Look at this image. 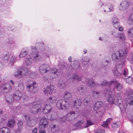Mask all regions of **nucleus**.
Instances as JSON below:
<instances>
[{
	"mask_svg": "<svg viewBox=\"0 0 133 133\" xmlns=\"http://www.w3.org/2000/svg\"><path fill=\"white\" fill-rule=\"evenodd\" d=\"M42 108V105L39 103L33 102L30 109V113L33 115H36L41 112Z\"/></svg>",
	"mask_w": 133,
	"mask_h": 133,
	"instance_id": "f257e3e1",
	"label": "nucleus"
},
{
	"mask_svg": "<svg viewBox=\"0 0 133 133\" xmlns=\"http://www.w3.org/2000/svg\"><path fill=\"white\" fill-rule=\"evenodd\" d=\"M124 53V51L123 50H119L117 53H114L112 54V59L118 62H120L121 64H123L125 61L124 58H122Z\"/></svg>",
	"mask_w": 133,
	"mask_h": 133,
	"instance_id": "f03ea898",
	"label": "nucleus"
},
{
	"mask_svg": "<svg viewBox=\"0 0 133 133\" xmlns=\"http://www.w3.org/2000/svg\"><path fill=\"white\" fill-rule=\"evenodd\" d=\"M68 102L64 100L60 99L56 103L57 107L59 109H65L68 107Z\"/></svg>",
	"mask_w": 133,
	"mask_h": 133,
	"instance_id": "7ed1b4c3",
	"label": "nucleus"
},
{
	"mask_svg": "<svg viewBox=\"0 0 133 133\" xmlns=\"http://www.w3.org/2000/svg\"><path fill=\"white\" fill-rule=\"evenodd\" d=\"M112 93V91L109 90L107 91L105 94V96L107 98V101L111 104L114 103L115 100L113 97L114 94Z\"/></svg>",
	"mask_w": 133,
	"mask_h": 133,
	"instance_id": "20e7f679",
	"label": "nucleus"
},
{
	"mask_svg": "<svg viewBox=\"0 0 133 133\" xmlns=\"http://www.w3.org/2000/svg\"><path fill=\"white\" fill-rule=\"evenodd\" d=\"M119 64L118 67L115 66L113 71L114 74L117 77H119L121 76L122 73V68L123 64L121 63H118Z\"/></svg>",
	"mask_w": 133,
	"mask_h": 133,
	"instance_id": "39448f33",
	"label": "nucleus"
},
{
	"mask_svg": "<svg viewBox=\"0 0 133 133\" xmlns=\"http://www.w3.org/2000/svg\"><path fill=\"white\" fill-rule=\"evenodd\" d=\"M30 57L34 61H37L41 58L38 52L37 51L32 52L30 55Z\"/></svg>",
	"mask_w": 133,
	"mask_h": 133,
	"instance_id": "423d86ee",
	"label": "nucleus"
},
{
	"mask_svg": "<svg viewBox=\"0 0 133 133\" xmlns=\"http://www.w3.org/2000/svg\"><path fill=\"white\" fill-rule=\"evenodd\" d=\"M48 120L46 118L42 119L39 122V127L41 129L45 128L48 124Z\"/></svg>",
	"mask_w": 133,
	"mask_h": 133,
	"instance_id": "0eeeda50",
	"label": "nucleus"
},
{
	"mask_svg": "<svg viewBox=\"0 0 133 133\" xmlns=\"http://www.w3.org/2000/svg\"><path fill=\"white\" fill-rule=\"evenodd\" d=\"M129 4V3L127 1H124L120 4L119 9L121 10L122 11L127 9Z\"/></svg>",
	"mask_w": 133,
	"mask_h": 133,
	"instance_id": "6e6552de",
	"label": "nucleus"
},
{
	"mask_svg": "<svg viewBox=\"0 0 133 133\" xmlns=\"http://www.w3.org/2000/svg\"><path fill=\"white\" fill-rule=\"evenodd\" d=\"M50 69L49 66L46 64H43L41 65L39 67V70L42 73L47 72Z\"/></svg>",
	"mask_w": 133,
	"mask_h": 133,
	"instance_id": "1a4fd4ad",
	"label": "nucleus"
},
{
	"mask_svg": "<svg viewBox=\"0 0 133 133\" xmlns=\"http://www.w3.org/2000/svg\"><path fill=\"white\" fill-rule=\"evenodd\" d=\"M35 84H28V85H27V87L28 89L32 93H35L37 91V88L34 86Z\"/></svg>",
	"mask_w": 133,
	"mask_h": 133,
	"instance_id": "9d476101",
	"label": "nucleus"
},
{
	"mask_svg": "<svg viewBox=\"0 0 133 133\" xmlns=\"http://www.w3.org/2000/svg\"><path fill=\"white\" fill-rule=\"evenodd\" d=\"M50 73L52 76L53 78L58 77L59 76L58 71L57 69L55 68H54L52 69L51 70Z\"/></svg>",
	"mask_w": 133,
	"mask_h": 133,
	"instance_id": "9b49d317",
	"label": "nucleus"
},
{
	"mask_svg": "<svg viewBox=\"0 0 133 133\" xmlns=\"http://www.w3.org/2000/svg\"><path fill=\"white\" fill-rule=\"evenodd\" d=\"M103 104V102L100 101L98 102L95 103L94 106L93 108L94 111H96V113H97V111L102 107Z\"/></svg>",
	"mask_w": 133,
	"mask_h": 133,
	"instance_id": "f8f14e48",
	"label": "nucleus"
},
{
	"mask_svg": "<svg viewBox=\"0 0 133 133\" xmlns=\"http://www.w3.org/2000/svg\"><path fill=\"white\" fill-rule=\"evenodd\" d=\"M2 88L5 93H8L11 90V87L10 84H5L3 86Z\"/></svg>",
	"mask_w": 133,
	"mask_h": 133,
	"instance_id": "ddd939ff",
	"label": "nucleus"
},
{
	"mask_svg": "<svg viewBox=\"0 0 133 133\" xmlns=\"http://www.w3.org/2000/svg\"><path fill=\"white\" fill-rule=\"evenodd\" d=\"M75 112L74 111H70L66 115L68 120L70 121L74 119H75Z\"/></svg>",
	"mask_w": 133,
	"mask_h": 133,
	"instance_id": "4468645a",
	"label": "nucleus"
},
{
	"mask_svg": "<svg viewBox=\"0 0 133 133\" xmlns=\"http://www.w3.org/2000/svg\"><path fill=\"white\" fill-rule=\"evenodd\" d=\"M52 86L50 85V87H47L46 89L44 90V94L46 95L48 93L49 94H51L53 91V90L54 89V88L53 87V86H52Z\"/></svg>",
	"mask_w": 133,
	"mask_h": 133,
	"instance_id": "2eb2a0df",
	"label": "nucleus"
},
{
	"mask_svg": "<svg viewBox=\"0 0 133 133\" xmlns=\"http://www.w3.org/2000/svg\"><path fill=\"white\" fill-rule=\"evenodd\" d=\"M126 93L128 95L127 97L128 98L131 99L133 98V90L132 89H129L126 91Z\"/></svg>",
	"mask_w": 133,
	"mask_h": 133,
	"instance_id": "dca6fc26",
	"label": "nucleus"
},
{
	"mask_svg": "<svg viewBox=\"0 0 133 133\" xmlns=\"http://www.w3.org/2000/svg\"><path fill=\"white\" fill-rule=\"evenodd\" d=\"M6 99L7 102L9 103H12L14 101L13 97L10 95H8L6 97Z\"/></svg>",
	"mask_w": 133,
	"mask_h": 133,
	"instance_id": "f3484780",
	"label": "nucleus"
},
{
	"mask_svg": "<svg viewBox=\"0 0 133 133\" xmlns=\"http://www.w3.org/2000/svg\"><path fill=\"white\" fill-rule=\"evenodd\" d=\"M78 91L82 95L85 94L87 91V89L86 88H84L82 87H81L78 88Z\"/></svg>",
	"mask_w": 133,
	"mask_h": 133,
	"instance_id": "a211bd4d",
	"label": "nucleus"
},
{
	"mask_svg": "<svg viewBox=\"0 0 133 133\" xmlns=\"http://www.w3.org/2000/svg\"><path fill=\"white\" fill-rule=\"evenodd\" d=\"M111 120L112 118H108L105 121L103 122V123L102 125V126L104 128H108V123Z\"/></svg>",
	"mask_w": 133,
	"mask_h": 133,
	"instance_id": "6ab92c4d",
	"label": "nucleus"
},
{
	"mask_svg": "<svg viewBox=\"0 0 133 133\" xmlns=\"http://www.w3.org/2000/svg\"><path fill=\"white\" fill-rule=\"evenodd\" d=\"M22 67L20 68L18 70L17 73L15 74L14 75L17 77H22Z\"/></svg>",
	"mask_w": 133,
	"mask_h": 133,
	"instance_id": "aec40b11",
	"label": "nucleus"
},
{
	"mask_svg": "<svg viewBox=\"0 0 133 133\" xmlns=\"http://www.w3.org/2000/svg\"><path fill=\"white\" fill-rule=\"evenodd\" d=\"M105 7V9L107 10L108 9L109 10H108V11H111L113 8V5L110 3H108L106 4Z\"/></svg>",
	"mask_w": 133,
	"mask_h": 133,
	"instance_id": "412c9836",
	"label": "nucleus"
},
{
	"mask_svg": "<svg viewBox=\"0 0 133 133\" xmlns=\"http://www.w3.org/2000/svg\"><path fill=\"white\" fill-rule=\"evenodd\" d=\"M128 23L130 25H133V13L130 15L128 18Z\"/></svg>",
	"mask_w": 133,
	"mask_h": 133,
	"instance_id": "4be33fe9",
	"label": "nucleus"
},
{
	"mask_svg": "<svg viewBox=\"0 0 133 133\" xmlns=\"http://www.w3.org/2000/svg\"><path fill=\"white\" fill-rule=\"evenodd\" d=\"M32 59L30 57L26 59L25 61V64L27 66H30L32 63Z\"/></svg>",
	"mask_w": 133,
	"mask_h": 133,
	"instance_id": "5701e85b",
	"label": "nucleus"
},
{
	"mask_svg": "<svg viewBox=\"0 0 133 133\" xmlns=\"http://www.w3.org/2000/svg\"><path fill=\"white\" fill-rule=\"evenodd\" d=\"M28 53V52L26 50L23 49L21 52L19 57H23L25 56Z\"/></svg>",
	"mask_w": 133,
	"mask_h": 133,
	"instance_id": "b1692460",
	"label": "nucleus"
},
{
	"mask_svg": "<svg viewBox=\"0 0 133 133\" xmlns=\"http://www.w3.org/2000/svg\"><path fill=\"white\" fill-rule=\"evenodd\" d=\"M81 102L79 99H77L75 100V106L76 108H79L81 105Z\"/></svg>",
	"mask_w": 133,
	"mask_h": 133,
	"instance_id": "393cba45",
	"label": "nucleus"
},
{
	"mask_svg": "<svg viewBox=\"0 0 133 133\" xmlns=\"http://www.w3.org/2000/svg\"><path fill=\"white\" fill-rule=\"evenodd\" d=\"M83 64L85 65L87 64L89 61V58L87 57L86 56L82 60Z\"/></svg>",
	"mask_w": 133,
	"mask_h": 133,
	"instance_id": "a878e982",
	"label": "nucleus"
},
{
	"mask_svg": "<svg viewBox=\"0 0 133 133\" xmlns=\"http://www.w3.org/2000/svg\"><path fill=\"white\" fill-rule=\"evenodd\" d=\"M71 97V95L70 93L68 92H66L65 93L64 98L65 99H69Z\"/></svg>",
	"mask_w": 133,
	"mask_h": 133,
	"instance_id": "bb28decb",
	"label": "nucleus"
},
{
	"mask_svg": "<svg viewBox=\"0 0 133 133\" xmlns=\"http://www.w3.org/2000/svg\"><path fill=\"white\" fill-rule=\"evenodd\" d=\"M28 72V70L27 68L22 67V77L27 75Z\"/></svg>",
	"mask_w": 133,
	"mask_h": 133,
	"instance_id": "cd10ccee",
	"label": "nucleus"
},
{
	"mask_svg": "<svg viewBox=\"0 0 133 133\" xmlns=\"http://www.w3.org/2000/svg\"><path fill=\"white\" fill-rule=\"evenodd\" d=\"M118 37L122 41H124L125 40V37L124 34L119 33L118 34Z\"/></svg>",
	"mask_w": 133,
	"mask_h": 133,
	"instance_id": "c85d7f7f",
	"label": "nucleus"
},
{
	"mask_svg": "<svg viewBox=\"0 0 133 133\" xmlns=\"http://www.w3.org/2000/svg\"><path fill=\"white\" fill-rule=\"evenodd\" d=\"M15 123V121L14 120H12L9 121L8 122V127L10 128H12L14 125Z\"/></svg>",
	"mask_w": 133,
	"mask_h": 133,
	"instance_id": "c756f323",
	"label": "nucleus"
},
{
	"mask_svg": "<svg viewBox=\"0 0 133 133\" xmlns=\"http://www.w3.org/2000/svg\"><path fill=\"white\" fill-rule=\"evenodd\" d=\"M67 118H68L67 117V116H63L60 118L59 121L61 123H63L66 121H69Z\"/></svg>",
	"mask_w": 133,
	"mask_h": 133,
	"instance_id": "7c9ffc66",
	"label": "nucleus"
},
{
	"mask_svg": "<svg viewBox=\"0 0 133 133\" xmlns=\"http://www.w3.org/2000/svg\"><path fill=\"white\" fill-rule=\"evenodd\" d=\"M83 123V121L81 120L78 121L76 124H75V130L77 129L80 128L81 125Z\"/></svg>",
	"mask_w": 133,
	"mask_h": 133,
	"instance_id": "2f4dec72",
	"label": "nucleus"
},
{
	"mask_svg": "<svg viewBox=\"0 0 133 133\" xmlns=\"http://www.w3.org/2000/svg\"><path fill=\"white\" fill-rule=\"evenodd\" d=\"M128 36L130 37H133V27L129 30L128 32Z\"/></svg>",
	"mask_w": 133,
	"mask_h": 133,
	"instance_id": "473e14b6",
	"label": "nucleus"
},
{
	"mask_svg": "<svg viewBox=\"0 0 133 133\" xmlns=\"http://www.w3.org/2000/svg\"><path fill=\"white\" fill-rule=\"evenodd\" d=\"M115 85L116 88L118 91H120L123 88V85L122 84H116Z\"/></svg>",
	"mask_w": 133,
	"mask_h": 133,
	"instance_id": "72a5a7b5",
	"label": "nucleus"
},
{
	"mask_svg": "<svg viewBox=\"0 0 133 133\" xmlns=\"http://www.w3.org/2000/svg\"><path fill=\"white\" fill-rule=\"evenodd\" d=\"M94 124V123L92 121L90 120H88L87 121V124L86 127L88 128L89 126L93 125Z\"/></svg>",
	"mask_w": 133,
	"mask_h": 133,
	"instance_id": "f704fd0d",
	"label": "nucleus"
},
{
	"mask_svg": "<svg viewBox=\"0 0 133 133\" xmlns=\"http://www.w3.org/2000/svg\"><path fill=\"white\" fill-rule=\"evenodd\" d=\"M90 97L89 96L86 97L85 99H84V104L85 105H87L88 104L89 100L88 99V98H89Z\"/></svg>",
	"mask_w": 133,
	"mask_h": 133,
	"instance_id": "c9c22d12",
	"label": "nucleus"
},
{
	"mask_svg": "<svg viewBox=\"0 0 133 133\" xmlns=\"http://www.w3.org/2000/svg\"><path fill=\"white\" fill-rule=\"evenodd\" d=\"M92 95L94 97L96 98L99 96V93L97 91H93Z\"/></svg>",
	"mask_w": 133,
	"mask_h": 133,
	"instance_id": "e433bc0d",
	"label": "nucleus"
},
{
	"mask_svg": "<svg viewBox=\"0 0 133 133\" xmlns=\"http://www.w3.org/2000/svg\"><path fill=\"white\" fill-rule=\"evenodd\" d=\"M109 62V61L108 60H105V59L103 60V61L102 62V66L103 67H105L108 64Z\"/></svg>",
	"mask_w": 133,
	"mask_h": 133,
	"instance_id": "4c0bfd02",
	"label": "nucleus"
},
{
	"mask_svg": "<svg viewBox=\"0 0 133 133\" xmlns=\"http://www.w3.org/2000/svg\"><path fill=\"white\" fill-rule=\"evenodd\" d=\"M132 78L130 76H128L126 78L125 81L127 83L131 82L132 80Z\"/></svg>",
	"mask_w": 133,
	"mask_h": 133,
	"instance_id": "58836bf2",
	"label": "nucleus"
},
{
	"mask_svg": "<svg viewBox=\"0 0 133 133\" xmlns=\"http://www.w3.org/2000/svg\"><path fill=\"white\" fill-rule=\"evenodd\" d=\"M45 107L46 108L47 110L49 111L50 112H51V106L49 105H46Z\"/></svg>",
	"mask_w": 133,
	"mask_h": 133,
	"instance_id": "ea45409f",
	"label": "nucleus"
},
{
	"mask_svg": "<svg viewBox=\"0 0 133 133\" xmlns=\"http://www.w3.org/2000/svg\"><path fill=\"white\" fill-rule=\"evenodd\" d=\"M112 24L114 27L116 29H117L120 26V23L119 22H117L114 23H112Z\"/></svg>",
	"mask_w": 133,
	"mask_h": 133,
	"instance_id": "a19ab883",
	"label": "nucleus"
},
{
	"mask_svg": "<svg viewBox=\"0 0 133 133\" xmlns=\"http://www.w3.org/2000/svg\"><path fill=\"white\" fill-rule=\"evenodd\" d=\"M10 57V54H7L3 58V59L4 61H6L9 59Z\"/></svg>",
	"mask_w": 133,
	"mask_h": 133,
	"instance_id": "79ce46f5",
	"label": "nucleus"
},
{
	"mask_svg": "<svg viewBox=\"0 0 133 133\" xmlns=\"http://www.w3.org/2000/svg\"><path fill=\"white\" fill-rule=\"evenodd\" d=\"M48 100L51 103H53L55 102V98L54 97H49Z\"/></svg>",
	"mask_w": 133,
	"mask_h": 133,
	"instance_id": "37998d69",
	"label": "nucleus"
},
{
	"mask_svg": "<svg viewBox=\"0 0 133 133\" xmlns=\"http://www.w3.org/2000/svg\"><path fill=\"white\" fill-rule=\"evenodd\" d=\"M22 96H19L14 95L13 96V97L14 99L16 100H19L20 99L21 97Z\"/></svg>",
	"mask_w": 133,
	"mask_h": 133,
	"instance_id": "c03bdc74",
	"label": "nucleus"
},
{
	"mask_svg": "<svg viewBox=\"0 0 133 133\" xmlns=\"http://www.w3.org/2000/svg\"><path fill=\"white\" fill-rule=\"evenodd\" d=\"M119 22V20L118 18L116 17H114L112 19V23H114L118 22Z\"/></svg>",
	"mask_w": 133,
	"mask_h": 133,
	"instance_id": "a18cd8bd",
	"label": "nucleus"
},
{
	"mask_svg": "<svg viewBox=\"0 0 133 133\" xmlns=\"http://www.w3.org/2000/svg\"><path fill=\"white\" fill-rule=\"evenodd\" d=\"M17 124L18 126V127L20 128H22L23 126V122L21 121H18Z\"/></svg>",
	"mask_w": 133,
	"mask_h": 133,
	"instance_id": "49530a36",
	"label": "nucleus"
},
{
	"mask_svg": "<svg viewBox=\"0 0 133 133\" xmlns=\"http://www.w3.org/2000/svg\"><path fill=\"white\" fill-rule=\"evenodd\" d=\"M16 61V59L15 57L13 56L11 58L10 61V63H14Z\"/></svg>",
	"mask_w": 133,
	"mask_h": 133,
	"instance_id": "de8ad7c7",
	"label": "nucleus"
},
{
	"mask_svg": "<svg viewBox=\"0 0 133 133\" xmlns=\"http://www.w3.org/2000/svg\"><path fill=\"white\" fill-rule=\"evenodd\" d=\"M128 73V70L127 69H125L123 70V72L122 73L123 75L124 76L127 75Z\"/></svg>",
	"mask_w": 133,
	"mask_h": 133,
	"instance_id": "09e8293b",
	"label": "nucleus"
},
{
	"mask_svg": "<svg viewBox=\"0 0 133 133\" xmlns=\"http://www.w3.org/2000/svg\"><path fill=\"white\" fill-rule=\"evenodd\" d=\"M75 78V80H77L78 81H81L82 79V77H81L80 76L76 74Z\"/></svg>",
	"mask_w": 133,
	"mask_h": 133,
	"instance_id": "8fccbe9b",
	"label": "nucleus"
},
{
	"mask_svg": "<svg viewBox=\"0 0 133 133\" xmlns=\"http://www.w3.org/2000/svg\"><path fill=\"white\" fill-rule=\"evenodd\" d=\"M42 112L44 114H47L50 112L45 107L43 109Z\"/></svg>",
	"mask_w": 133,
	"mask_h": 133,
	"instance_id": "3c124183",
	"label": "nucleus"
},
{
	"mask_svg": "<svg viewBox=\"0 0 133 133\" xmlns=\"http://www.w3.org/2000/svg\"><path fill=\"white\" fill-rule=\"evenodd\" d=\"M112 127L113 128H118L119 127V125L117 124V123H114L112 125Z\"/></svg>",
	"mask_w": 133,
	"mask_h": 133,
	"instance_id": "603ef678",
	"label": "nucleus"
},
{
	"mask_svg": "<svg viewBox=\"0 0 133 133\" xmlns=\"http://www.w3.org/2000/svg\"><path fill=\"white\" fill-rule=\"evenodd\" d=\"M87 83H95L93 79L92 78H89L87 79Z\"/></svg>",
	"mask_w": 133,
	"mask_h": 133,
	"instance_id": "864d4df0",
	"label": "nucleus"
},
{
	"mask_svg": "<svg viewBox=\"0 0 133 133\" xmlns=\"http://www.w3.org/2000/svg\"><path fill=\"white\" fill-rule=\"evenodd\" d=\"M14 95H18L20 96H22V94L19 91H16L14 94Z\"/></svg>",
	"mask_w": 133,
	"mask_h": 133,
	"instance_id": "5fc2aeb1",
	"label": "nucleus"
},
{
	"mask_svg": "<svg viewBox=\"0 0 133 133\" xmlns=\"http://www.w3.org/2000/svg\"><path fill=\"white\" fill-rule=\"evenodd\" d=\"M4 133H10V130L8 128L4 127Z\"/></svg>",
	"mask_w": 133,
	"mask_h": 133,
	"instance_id": "6e6d98bb",
	"label": "nucleus"
},
{
	"mask_svg": "<svg viewBox=\"0 0 133 133\" xmlns=\"http://www.w3.org/2000/svg\"><path fill=\"white\" fill-rule=\"evenodd\" d=\"M75 63L77 64L76 65H75V69H77L80 66L79 63L77 61H75Z\"/></svg>",
	"mask_w": 133,
	"mask_h": 133,
	"instance_id": "4d7b16f0",
	"label": "nucleus"
},
{
	"mask_svg": "<svg viewBox=\"0 0 133 133\" xmlns=\"http://www.w3.org/2000/svg\"><path fill=\"white\" fill-rule=\"evenodd\" d=\"M82 113L83 115L85 117L87 116L88 114L87 111L85 110L83 111Z\"/></svg>",
	"mask_w": 133,
	"mask_h": 133,
	"instance_id": "13d9d810",
	"label": "nucleus"
},
{
	"mask_svg": "<svg viewBox=\"0 0 133 133\" xmlns=\"http://www.w3.org/2000/svg\"><path fill=\"white\" fill-rule=\"evenodd\" d=\"M105 131L103 129H99L97 130V133H105Z\"/></svg>",
	"mask_w": 133,
	"mask_h": 133,
	"instance_id": "bf43d9fd",
	"label": "nucleus"
},
{
	"mask_svg": "<svg viewBox=\"0 0 133 133\" xmlns=\"http://www.w3.org/2000/svg\"><path fill=\"white\" fill-rule=\"evenodd\" d=\"M58 85L61 89L64 88L65 87V84H59Z\"/></svg>",
	"mask_w": 133,
	"mask_h": 133,
	"instance_id": "052dcab7",
	"label": "nucleus"
},
{
	"mask_svg": "<svg viewBox=\"0 0 133 133\" xmlns=\"http://www.w3.org/2000/svg\"><path fill=\"white\" fill-rule=\"evenodd\" d=\"M44 80L45 81V82L46 83H49L51 82V81H52L51 79H49L47 78H44Z\"/></svg>",
	"mask_w": 133,
	"mask_h": 133,
	"instance_id": "680f3d73",
	"label": "nucleus"
},
{
	"mask_svg": "<svg viewBox=\"0 0 133 133\" xmlns=\"http://www.w3.org/2000/svg\"><path fill=\"white\" fill-rule=\"evenodd\" d=\"M22 128H20V127H18V129L17 130H16L15 132L17 133L21 132V131L22 129Z\"/></svg>",
	"mask_w": 133,
	"mask_h": 133,
	"instance_id": "e2e57ef3",
	"label": "nucleus"
},
{
	"mask_svg": "<svg viewBox=\"0 0 133 133\" xmlns=\"http://www.w3.org/2000/svg\"><path fill=\"white\" fill-rule=\"evenodd\" d=\"M67 66V64H66L65 63L64 64H63L62 65V67L63 68H66Z\"/></svg>",
	"mask_w": 133,
	"mask_h": 133,
	"instance_id": "0e129e2a",
	"label": "nucleus"
},
{
	"mask_svg": "<svg viewBox=\"0 0 133 133\" xmlns=\"http://www.w3.org/2000/svg\"><path fill=\"white\" fill-rule=\"evenodd\" d=\"M4 127L0 129V133H4Z\"/></svg>",
	"mask_w": 133,
	"mask_h": 133,
	"instance_id": "69168bd1",
	"label": "nucleus"
},
{
	"mask_svg": "<svg viewBox=\"0 0 133 133\" xmlns=\"http://www.w3.org/2000/svg\"><path fill=\"white\" fill-rule=\"evenodd\" d=\"M128 104L130 105H133V98L129 102Z\"/></svg>",
	"mask_w": 133,
	"mask_h": 133,
	"instance_id": "338daca9",
	"label": "nucleus"
},
{
	"mask_svg": "<svg viewBox=\"0 0 133 133\" xmlns=\"http://www.w3.org/2000/svg\"><path fill=\"white\" fill-rule=\"evenodd\" d=\"M118 30L119 31H123V28L122 26H120L118 27Z\"/></svg>",
	"mask_w": 133,
	"mask_h": 133,
	"instance_id": "774afa93",
	"label": "nucleus"
}]
</instances>
